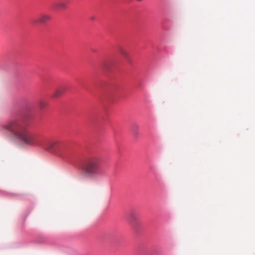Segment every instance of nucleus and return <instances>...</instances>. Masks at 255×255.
<instances>
[{
    "label": "nucleus",
    "instance_id": "423d86ee",
    "mask_svg": "<svg viewBox=\"0 0 255 255\" xmlns=\"http://www.w3.org/2000/svg\"><path fill=\"white\" fill-rule=\"evenodd\" d=\"M119 52L121 55L124 57L128 62H130L129 54L125 49L120 48L119 49Z\"/></svg>",
    "mask_w": 255,
    "mask_h": 255
},
{
    "label": "nucleus",
    "instance_id": "6e6552de",
    "mask_svg": "<svg viewBox=\"0 0 255 255\" xmlns=\"http://www.w3.org/2000/svg\"><path fill=\"white\" fill-rule=\"evenodd\" d=\"M48 105V103L47 101L41 100L38 102V106L40 109H42L45 107H46Z\"/></svg>",
    "mask_w": 255,
    "mask_h": 255
},
{
    "label": "nucleus",
    "instance_id": "39448f33",
    "mask_svg": "<svg viewBox=\"0 0 255 255\" xmlns=\"http://www.w3.org/2000/svg\"><path fill=\"white\" fill-rule=\"evenodd\" d=\"M65 91V88L64 87H59L57 88L54 92L53 97L54 98H58L64 94Z\"/></svg>",
    "mask_w": 255,
    "mask_h": 255
},
{
    "label": "nucleus",
    "instance_id": "1a4fd4ad",
    "mask_svg": "<svg viewBox=\"0 0 255 255\" xmlns=\"http://www.w3.org/2000/svg\"><path fill=\"white\" fill-rule=\"evenodd\" d=\"M91 19L94 20V17H92Z\"/></svg>",
    "mask_w": 255,
    "mask_h": 255
},
{
    "label": "nucleus",
    "instance_id": "0eeeda50",
    "mask_svg": "<svg viewBox=\"0 0 255 255\" xmlns=\"http://www.w3.org/2000/svg\"><path fill=\"white\" fill-rule=\"evenodd\" d=\"M55 6L58 10H64L67 8V4L63 1L57 2L55 3Z\"/></svg>",
    "mask_w": 255,
    "mask_h": 255
},
{
    "label": "nucleus",
    "instance_id": "20e7f679",
    "mask_svg": "<svg viewBox=\"0 0 255 255\" xmlns=\"http://www.w3.org/2000/svg\"><path fill=\"white\" fill-rule=\"evenodd\" d=\"M128 222L133 228H135L137 224V216L135 212H132L130 213Z\"/></svg>",
    "mask_w": 255,
    "mask_h": 255
},
{
    "label": "nucleus",
    "instance_id": "f03ea898",
    "mask_svg": "<svg viewBox=\"0 0 255 255\" xmlns=\"http://www.w3.org/2000/svg\"><path fill=\"white\" fill-rule=\"evenodd\" d=\"M100 161L99 158L93 157L87 159L81 167L83 173L87 177L93 178L99 174Z\"/></svg>",
    "mask_w": 255,
    "mask_h": 255
},
{
    "label": "nucleus",
    "instance_id": "7ed1b4c3",
    "mask_svg": "<svg viewBox=\"0 0 255 255\" xmlns=\"http://www.w3.org/2000/svg\"><path fill=\"white\" fill-rule=\"evenodd\" d=\"M51 17L45 14H42L39 15L36 18H34L31 20V23L34 24H37L40 23H45L47 21L50 20Z\"/></svg>",
    "mask_w": 255,
    "mask_h": 255
},
{
    "label": "nucleus",
    "instance_id": "f257e3e1",
    "mask_svg": "<svg viewBox=\"0 0 255 255\" xmlns=\"http://www.w3.org/2000/svg\"><path fill=\"white\" fill-rule=\"evenodd\" d=\"M2 130L8 131L13 137L23 145L42 147L50 153H57L62 157H68V147L59 140H46L42 143L40 135L31 132L27 124L23 120L14 119L1 126Z\"/></svg>",
    "mask_w": 255,
    "mask_h": 255
}]
</instances>
